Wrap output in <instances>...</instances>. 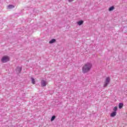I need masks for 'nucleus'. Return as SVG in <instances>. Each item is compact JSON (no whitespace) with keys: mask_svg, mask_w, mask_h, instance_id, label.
I'll return each mask as SVG.
<instances>
[{"mask_svg":"<svg viewBox=\"0 0 127 127\" xmlns=\"http://www.w3.org/2000/svg\"><path fill=\"white\" fill-rule=\"evenodd\" d=\"M74 0H68L69 2H71V1H73Z\"/></svg>","mask_w":127,"mask_h":127,"instance_id":"nucleus-15","label":"nucleus"},{"mask_svg":"<svg viewBox=\"0 0 127 127\" xmlns=\"http://www.w3.org/2000/svg\"><path fill=\"white\" fill-rule=\"evenodd\" d=\"M55 42H56V40H55V39H53L49 41L50 44H52V43H54Z\"/></svg>","mask_w":127,"mask_h":127,"instance_id":"nucleus-8","label":"nucleus"},{"mask_svg":"<svg viewBox=\"0 0 127 127\" xmlns=\"http://www.w3.org/2000/svg\"><path fill=\"white\" fill-rule=\"evenodd\" d=\"M83 23H84V21H83V20H81V21L77 22V24L78 25H82V24H83Z\"/></svg>","mask_w":127,"mask_h":127,"instance_id":"nucleus-9","label":"nucleus"},{"mask_svg":"<svg viewBox=\"0 0 127 127\" xmlns=\"http://www.w3.org/2000/svg\"><path fill=\"white\" fill-rule=\"evenodd\" d=\"M114 9H115V7L114 6H112L109 8V11H112V10H114Z\"/></svg>","mask_w":127,"mask_h":127,"instance_id":"nucleus-10","label":"nucleus"},{"mask_svg":"<svg viewBox=\"0 0 127 127\" xmlns=\"http://www.w3.org/2000/svg\"><path fill=\"white\" fill-rule=\"evenodd\" d=\"M31 80L32 84H33V85L35 84V80L34 79V78L33 77H32Z\"/></svg>","mask_w":127,"mask_h":127,"instance_id":"nucleus-12","label":"nucleus"},{"mask_svg":"<svg viewBox=\"0 0 127 127\" xmlns=\"http://www.w3.org/2000/svg\"><path fill=\"white\" fill-rule=\"evenodd\" d=\"M55 119H56V116H53L52 118L51 119V122H53L54 120H55Z\"/></svg>","mask_w":127,"mask_h":127,"instance_id":"nucleus-13","label":"nucleus"},{"mask_svg":"<svg viewBox=\"0 0 127 127\" xmlns=\"http://www.w3.org/2000/svg\"><path fill=\"white\" fill-rule=\"evenodd\" d=\"M11 8H14V5H8L7 7V9H11Z\"/></svg>","mask_w":127,"mask_h":127,"instance_id":"nucleus-7","label":"nucleus"},{"mask_svg":"<svg viewBox=\"0 0 127 127\" xmlns=\"http://www.w3.org/2000/svg\"><path fill=\"white\" fill-rule=\"evenodd\" d=\"M1 61L3 63H6L8 61H9V57L7 56H3L1 59Z\"/></svg>","mask_w":127,"mask_h":127,"instance_id":"nucleus-2","label":"nucleus"},{"mask_svg":"<svg viewBox=\"0 0 127 127\" xmlns=\"http://www.w3.org/2000/svg\"><path fill=\"white\" fill-rule=\"evenodd\" d=\"M41 84L42 87H45L47 85V82L44 80H42Z\"/></svg>","mask_w":127,"mask_h":127,"instance_id":"nucleus-4","label":"nucleus"},{"mask_svg":"<svg viewBox=\"0 0 127 127\" xmlns=\"http://www.w3.org/2000/svg\"><path fill=\"white\" fill-rule=\"evenodd\" d=\"M116 116H117V112L116 111L113 112L111 114V117H112V118H114V117H116Z\"/></svg>","mask_w":127,"mask_h":127,"instance_id":"nucleus-6","label":"nucleus"},{"mask_svg":"<svg viewBox=\"0 0 127 127\" xmlns=\"http://www.w3.org/2000/svg\"><path fill=\"white\" fill-rule=\"evenodd\" d=\"M117 110H118V107L117 106H115L113 109V111H115L114 112H116Z\"/></svg>","mask_w":127,"mask_h":127,"instance_id":"nucleus-14","label":"nucleus"},{"mask_svg":"<svg viewBox=\"0 0 127 127\" xmlns=\"http://www.w3.org/2000/svg\"><path fill=\"white\" fill-rule=\"evenodd\" d=\"M110 80H111V79L110 78V77H107L106 79L105 82L104 83V87H107V86L109 85Z\"/></svg>","mask_w":127,"mask_h":127,"instance_id":"nucleus-3","label":"nucleus"},{"mask_svg":"<svg viewBox=\"0 0 127 127\" xmlns=\"http://www.w3.org/2000/svg\"><path fill=\"white\" fill-rule=\"evenodd\" d=\"M123 107H124V104H123V103H119V109H122V108H123Z\"/></svg>","mask_w":127,"mask_h":127,"instance_id":"nucleus-11","label":"nucleus"},{"mask_svg":"<svg viewBox=\"0 0 127 127\" xmlns=\"http://www.w3.org/2000/svg\"><path fill=\"white\" fill-rule=\"evenodd\" d=\"M22 69V68L21 67L18 66L16 69V71H17L18 73H20V72H21Z\"/></svg>","mask_w":127,"mask_h":127,"instance_id":"nucleus-5","label":"nucleus"},{"mask_svg":"<svg viewBox=\"0 0 127 127\" xmlns=\"http://www.w3.org/2000/svg\"><path fill=\"white\" fill-rule=\"evenodd\" d=\"M92 68V64L87 63L83 65L82 67V72L85 74V73H88L89 71L91 70Z\"/></svg>","mask_w":127,"mask_h":127,"instance_id":"nucleus-1","label":"nucleus"}]
</instances>
